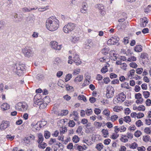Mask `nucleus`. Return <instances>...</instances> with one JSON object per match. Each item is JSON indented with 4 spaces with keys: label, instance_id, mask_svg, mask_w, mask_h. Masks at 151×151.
Wrapping results in <instances>:
<instances>
[{
    "label": "nucleus",
    "instance_id": "obj_1",
    "mask_svg": "<svg viewBox=\"0 0 151 151\" xmlns=\"http://www.w3.org/2000/svg\"><path fill=\"white\" fill-rule=\"evenodd\" d=\"M59 20L55 17H51L48 18L46 22V26L47 29L54 31L57 30L59 26Z\"/></svg>",
    "mask_w": 151,
    "mask_h": 151
},
{
    "label": "nucleus",
    "instance_id": "obj_2",
    "mask_svg": "<svg viewBox=\"0 0 151 151\" xmlns=\"http://www.w3.org/2000/svg\"><path fill=\"white\" fill-rule=\"evenodd\" d=\"M25 65L22 64H17L14 65V71L19 76H21L25 69Z\"/></svg>",
    "mask_w": 151,
    "mask_h": 151
},
{
    "label": "nucleus",
    "instance_id": "obj_3",
    "mask_svg": "<svg viewBox=\"0 0 151 151\" xmlns=\"http://www.w3.org/2000/svg\"><path fill=\"white\" fill-rule=\"evenodd\" d=\"M73 60L72 59V57L71 56H69L68 57V63L71 64L73 63V61L76 63L77 65H78L81 64V61L78 55L75 52L73 54Z\"/></svg>",
    "mask_w": 151,
    "mask_h": 151
},
{
    "label": "nucleus",
    "instance_id": "obj_4",
    "mask_svg": "<svg viewBox=\"0 0 151 151\" xmlns=\"http://www.w3.org/2000/svg\"><path fill=\"white\" fill-rule=\"evenodd\" d=\"M76 27V24L70 22L65 24L63 28V32L66 33L68 34L74 30Z\"/></svg>",
    "mask_w": 151,
    "mask_h": 151
},
{
    "label": "nucleus",
    "instance_id": "obj_5",
    "mask_svg": "<svg viewBox=\"0 0 151 151\" xmlns=\"http://www.w3.org/2000/svg\"><path fill=\"white\" fill-rule=\"evenodd\" d=\"M47 124L45 121L37 122V123L33 122L31 125V127H32V130L35 131L40 129V128L44 126Z\"/></svg>",
    "mask_w": 151,
    "mask_h": 151
},
{
    "label": "nucleus",
    "instance_id": "obj_6",
    "mask_svg": "<svg viewBox=\"0 0 151 151\" xmlns=\"http://www.w3.org/2000/svg\"><path fill=\"white\" fill-rule=\"evenodd\" d=\"M28 105L25 104H22L19 102L16 105L15 109L19 111H26Z\"/></svg>",
    "mask_w": 151,
    "mask_h": 151
},
{
    "label": "nucleus",
    "instance_id": "obj_7",
    "mask_svg": "<svg viewBox=\"0 0 151 151\" xmlns=\"http://www.w3.org/2000/svg\"><path fill=\"white\" fill-rule=\"evenodd\" d=\"M22 52L24 56L26 57L29 58L32 56L33 53L30 47H26L22 49Z\"/></svg>",
    "mask_w": 151,
    "mask_h": 151
},
{
    "label": "nucleus",
    "instance_id": "obj_8",
    "mask_svg": "<svg viewBox=\"0 0 151 151\" xmlns=\"http://www.w3.org/2000/svg\"><path fill=\"white\" fill-rule=\"evenodd\" d=\"M106 96L108 98L112 97L114 95V89L111 86H109L107 87Z\"/></svg>",
    "mask_w": 151,
    "mask_h": 151
},
{
    "label": "nucleus",
    "instance_id": "obj_9",
    "mask_svg": "<svg viewBox=\"0 0 151 151\" xmlns=\"http://www.w3.org/2000/svg\"><path fill=\"white\" fill-rule=\"evenodd\" d=\"M50 45L51 48L55 50H60L61 48V45H58V43L54 41L50 42Z\"/></svg>",
    "mask_w": 151,
    "mask_h": 151
},
{
    "label": "nucleus",
    "instance_id": "obj_10",
    "mask_svg": "<svg viewBox=\"0 0 151 151\" xmlns=\"http://www.w3.org/2000/svg\"><path fill=\"white\" fill-rule=\"evenodd\" d=\"M119 38L117 36L112 37L107 41V44L109 45H114L117 43Z\"/></svg>",
    "mask_w": 151,
    "mask_h": 151
},
{
    "label": "nucleus",
    "instance_id": "obj_11",
    "mask_svg": "<svg viewBox=\"0 0 151 151\" xmlns=\"http://www.w3.org/2000/svg\"><path fill=\"white\" fill-rule=\"evenodd\" d=\"M135 97L137 99L136 101V103L137 104H141L142 103L143 100L142 97V95L140 93L135 94Z\"/></svg>",
    "mask_w": 151,
    "mask_h": 151
},
{
    "label": "nucleus",
    "instance_id": "obj_12",
    "mask_svg": "<svg viewBox=\"0 0 151 151\" xmlns=\"http://www.w3.org/2000/svg\"><path fill=\"white\" fill-rule=\"evenodd\" d=\"M96 7H98L99 12L102 15H104L106 13L104 6L102 4H98L96 5Z\"/></svg>",
    "mask_w": 151,
    "mask_h": 151
},
{
    "label": "nucleus",
    "instance_id": "obj_13",
    "mask_svg": "<svg viewBox=\"0 0 151 151\" xmlns=\"http://www.w3.org/2000/svg\"><path fill=\"white\" fill-rule=\"evenodd\" d=\"M10 123L7 121H3L0 125V129L4 130L9 126Z\"/></svg>",
    "mask_w": 151,
    "mask_h": 151
},
{
    "label": "nucleus",
    "instance_id": "obj_14",
    "mask_svg": "<svg viewBox=\"0 0 151 151\" xmlns=\"http://www.w3.org/2000/svg\"><path fill=\"white\" fill-rule=\"evenodd\" d=\"M35 139V136L32 134L29 135L27 137H26L24 140L25 142L27 144H29L32 141L34 140Z\"/></svg>",
    "mask_w": 151,
    "mask_h": 151
},
{
    "label": "nucleus",
    "instance_id": "obj_15",
    "mask_svg": "<svg viewBox=\"0 0 151 151\" xmlns=\"http://www.w3.org/2000/svg\"><path fill=\"white\" fill-rule=\"evenodd\" d=\"M117 97V100L120 102H123L126 98V95L123 93L119 94Z\"/></svg>",
    "mask_w": 151,
    "mask_h": 151
},
{
    "label": "nucleus",
    "instance_id": "obj_16",
    "mask_svg": "<svg viewBox=\"0 0 151 151\" xmlns=\"http://www.w3.org/2000/svg\"><path fill=\"white\" fill-rule=\"evenodd\" d=\"M71 42L74 43H76L78 42L79 40V37L78 36L76 33L74 34L71 37Z\"/></svg>",
    "mask_w": 151,
    "mask_h": 151
},
{
    "label": "nucleus",
    "instance_id": "obj_17",
    "mask_svg": "<svg viewBox=\"0 0 151 151\" xmlns=\"http://www.w3.org/2000/svg\"><path fill=\"white\" fill-rule=\"evenodd\" d=\"M140 26L141 27H144L146 26L147 24L148 23V21L146 17H144L140 19Z\"/></svg>",
    "mask_w": 151,
    "mask_h": 151
},
{
    "label": "nucleus",
    "instance_id": "obj_18",
    "mask_svg": "<svg viewBox=\"0 0 151 151\" xmlns=\"http://www.w3.org/2000/svg\"><path fill=\"white\" fill-rule=\"evenodd\" d=\"M135 71L133 69L131 70L128 72L127 74V78L128 79H132L133 78Z\"/></svg>",
    "mask_w": 151,
    "mask_h": 151
},
{
    "label": "nucleus",
    "instance_id": "obj_19",
    "mask_svg": "<svg viewBox=\"0 0 151 151\" xmlns=\"http://www.w3.org/2000/svg\"><path fill=\"white\" fill-rule=\"evenodd\" d=\"M62 146V145L60 143H57L54 144L52 146V148L53 149V151H59L58 150V148Z\"/></svg>",
    "mask_w": 151,
    "mask_h": 151
},
{
    "label": "nucleus",
    "instance_id": "obj_20",
    "mask_svg": "<svg viewBox=\"0 0 151 151\" xmlns=\"http://www.w3.org/2000/svg\"><path fill=\"white\" fill-rule=\"evenodd\" d=\"M102 114L106 116L107 119L109 118V116L110 114V112L109 109H104L103 111L102 112Z\"/></svg>",
    "mask_w": 151,
    "mask_h": 151
},
{
    "label": "nucleus",
    "instance_id": "obj_21",
    "mask_svg": "<svg viewBox=\"0 0 151 151\" xmlns=\"http://www.w3.org/2000/svg\"><path fill=\"white\" fill-rule=\"evenodd\" d=\"M110 57L111 60H113L115 61L116 60V54L115 53L114 51H111L110 52Z\"/></svg>",
    "mask_w": 151,
    "mask_h": 151
},
{
    "label": "nucleus",
    "instance_id": "obj_22",
    "mask_svg": "<svg viewBox=\"0 0 151 151\" xmlns=\"http://www.w3.org/2000/svg\"><path fill=\"white\" fill-rule=\"evenodd\" d=\"M1 108L3 111H6L10 108V106L8 104L4 103L1 105Z\"/></svg>",
    "mask_w": 151,
    "mask_h": 151
},
{
    "label": "nucleus",
    "instance_id": "obj_23",
    "mask_svg": "<svg viewBox=\"0 0 151 151\" xmlns=\"http://www.w3.org/2000/svg\"><path fill=\"white\" fill-rule=\"evenodd\" d=\"M38 139L37 141L38 143H41L43 142L44 139L42 134L39 133L38 134Z\"/></svg>",
    "mask_w": 151,
    "mask_h": 151
},
{
    "label": "nucleus",
    "instance_id": "obj_24",
    "mask_svg": "<svg viewBox=\"0 0 151 151\" xmlns=\"http://www.w3.org/2000/svg\"><path fill=\"white\" fill-rule=\"evenodd\" d=\"M83 78V76L79 75L74 79V81L76 83H77L78 82H80L82 81Z\"/></svg>",
    "mask_w": 151,
    "mask_h": 151
},
{
    "label": "nucleus",
    "instance_id": "obj_25",
    "mask_svg": "<svg viewBox=\"0 0 151 151\" xmlns=\"http://www.w3.org/2000/svg\"><path fill=\"white\" fill-rule=\"evenodd\" d=\"M134 50L136 52H140L142 51V47L140 45H136L135 47Z\"/></svg>",
    "mask_w": 151,
    "mask_h": 151
},
{
    "label": "nucleus",
    "instance_id": "obj_26",
    "mask_svg": "<svg viewBox=\"0 0 151 151\" xmlns=\"http://www.w3.org/2000/svg\"><path fill=\"white\" fill-rule=\"evenodd\" d=\"M38 143V147L40 148L44 149L47 146V144L43 142L41 143Z\"/></svg>",
    "mask_w": 151,
    "mask_h": 151
},
{
    "label": "nucleus",
    "instance_id": "obj_27",
    "mask_svg": "<svg viewBox=\"0 0 151 151\" xmlns=\"http://www.w3.org/2000/svg\"><path fill=\"white\" fill-rule=\"evenodd\" d=\"M34 103L38 105V104H41L43 101L40 99H37V96H35L34 98Z\"/></svg>",
    "mask_w": 151,
    "mask_h": 151
},
{
    "label": "nucleus",
    "instance_id": "obj_28",
    "mask_svg": "<svg viewBox=\"0 0 151 151\" xmlns=\"http://www.w3.org/2000/svg\"><path fill=\"white\" fill-rule=\"evenodd\" d=\"M72 140L75 143H77L79 142L80 138L77 136L75 135L73 137Z\"/></svg>",
    "mask_w": 151,
    "mask_h": 151
},
{
    "label": "nucleus",
    "instance_id": "obj_29",
    "mask_svg": "<svg viewBox=\"0 0 151 151\" xmlns=\"http://www.w3.org/2000/svg\"><path fill=\"white\" fill-rule=\"evenodd\" d=\"M120 140L121 141L124 142H126L128 141V139L126 135H122L120 138Z\"/></svg>",
    "mask_w": 151,
    "mask_h": 151
},
{
    "label": "nucleus",
    "instance_id": "obj_30",
    "mask_svg": "<svg viewBox=\"0 0 151 151\" xmlns=\"http://www.w3.org/2000/svg\"><path fill=\"white\" fill-rule=\"evenodd\" d=\"M122 109V107L119 106H115L113 108L114 111L116 112H119L121 111Z\"/></svg>",
    "mask_w": 151,
    "mask_h": 151
},
{
    "label": "nucleus",
    "instance_id": "obj_31",
    "mask_svg": "<svg viewBox=\"0 0 151 151\" xmlns=\"http://www.w3.org/2000/svg\"><path fill=\"white\" fill-rule=\"evenodd\" d=\"M38 105L39 106V108L40 109H43L47 106V104L42 102L41 104H38Z\"/></svg>",
    "mask_w": 151,
    "mask_h": 151
},
{
    "label": "nucleus",
    "instance_id": "obj_32",
    "mask_svg": "<svg viewBox=\"0 0 151 151\" xmlns=\"http://www.w3.org/2000/svg\"><path fill=\"white\" fill-rule=\"evenodd\" d=\"M143 69L142 68H137L135 70V72L136 73L139 75H140L142 74L143 72Z\"/></svg>",
    "mask_w": 151,
    "mask_h": 151
},
{
    "label": "nucleus",
    "instance_id": "obj_33",
    "mask_svg": "<svg viewBox=\"0 0 151 151\" xmlns=\"http://www.w3.org/2000/svg\"><path fill=\"white\" fill-rule=\"evenodd\" d=\"M96 148L98 150L100 151L103 149V145L102 143H100L97 145Z\"/></svg>",
    "mask_w": 151,
    "mask_h": 151
},
{
    "label": "nucleus",
    "instance_id": "obj_34",
    "mask_svg": "<svg viewBox=\"0 0 151 151\" xmlns=\"http://www.w3.org/2000/svg\"><path fill=\"white\" fill-rule=\"evenodd\" d=\"M101 132L103 134V136L104 137H107V135H108V132L107 129H103L102 130Z\"/></svg>",
    "mask_w": 151,
    "mask_h": 151
},
{
    "label": "nucleus",
    "instance_id": "obj_35",
    "mask_svg": "<svg viewBox=\"0 0 151 151\" xmlns=\"http://www.w3.org/2000/svg\"><path fill=\"white\" fill-rule=\"evenodd\" d=\"M44 136L46 139L49 138L50 136V134L49 132L46 131L44 132Z\"/></svg>",
    "mask_w": 151,
    "mask_h": 151
},
{
    "label": "nucleus",
    "instance_id": "obj_36",
    "mask_svg": "<svg viewBox=\"0 0 151 151\" xmlns=\"http://www.w3.org/2000/svg\"><path fill=\"white\" fill-rule=\"evenodd\" d=\"M135 124L137 127H140L143 125V123L140 120H138L136 122Z\"/></svg>",
    "mask_w": 151,
    "mask_h": 151
},
{
    "label": "nucleus",
    "instance_id": "obj_37",
    "mask_svg": "<svg viewBox=\"0 0 151 151\" xmlns=\"http://www.w3.org/2000/svg\"><path fill=\"white\" fill-rule=\"evenodd\" d=\"M109 50V48L105 47L102 49V52L103 54L106 55L108 54Z\"/></svg>",
    "mask_w": 151,
    "mask_h": 151
},
{
    "label": "nucleus",
    "instance_id": "obj_38",
    "mask_svg": "<svg viewBox=\"0 0 151 151\" xmlns=\"http://www.w3.org/2000/svg\"><path fill=\"white\" fill-rule=\"evenodd\" d=\"M118 118V116L117 115H114L111 116L110 120L111 121L114 122L117 120Z\"/></svg>",
    "mask_w": 151,
    "mask_h": 151
},
{
    "label": "nucleus",
    "instance_id": "obj_39",
    "mask_svg": "<svg viewBox=\"0 0 151 151\" xmlns=\"http://www.w3.org/2000/svg\"><path fill=\"white\" fill-rule=\"evenodd\" d=\"M78 99L79 100H82L84 102H86L87 101L86 98L83 95H79L78 97Z\"/></svg>",
    "mask_w": 151,
    "mask_h": 151
},
{
    "label": "nucleus",
    "instance_id": "obj_40",
    "mask_svg": "<svg viewBox=\"0 0 151 151\" xmlns=\"http://www.w3.org/2000/svg\"><path fill=\"white\" fill-rule=\"evenodd\" d=\"M86 114L87 116L91 115L93 112L92 110L91 109H86Z\"/></svg>",
    "mask_w": 151,
    "mask_h": 151
},
{
    "label": "nucleus",
    "instance_id": "obj_41",
    "mask_svg": "<svg viewBox=\"0 0 151 151\" xmlns=\"http://www.w3.org/2000/svg\"><path fill=\"white\" fill-rule=\"evenodd\" d=\"M138 146V145L136 142H134L132 143L130 146L129 147L131 149H134Z\"/></svg>",
    "mask_w": 151,
    "mask_h": 151
},
{
    "label": "nucleus",
    "instance_id": "obj_42",
    "mask_svg": "<svg viewBox=\"0 0 151 151\" xmlns=\"http://www.w3.org/2000/svg\"><path fill=\"white\" fill-rule=\"evenodd\" d=\"M148 54L146 52H142L141 53L140 58L143 59H145L147 58Z\"/></svg>",
    "mask_w": 151,
    "mask_h": 151
},
{
    "label": "nucleus",
    "instance_id": "obj_43",
    "mask_svg": "<svg viewBox=\"0 0 151 151\" xmlns=\"http://www.w3.org/2000/svg\"><path fill=\"white\" fill-rule=\"evenodd\" d=\"M143 94L144 97L145 98L147 99L149 97L150 93L148 91H145L143 92Z\"/></svg>",
    "mask_w": 151,
    "mask_h": 151
},
{
    "label": "nucleus",
    "instance_id": "obj_44",
    "mask_svg": "<svg viewBox=\"0 0 151 151\" xmlns=\"http://www.w3.org/2000/svg\"><path fill=\"white\" fill-rule=\"evenodd\" d=\"M127 60L129 62L135 61L136 60V58L133 56H132L128 58Z\"/></svg>",
    "mask_w": 151,
    "mask_h": 151
},
{
    "label": "nucleus",
    "instance_id": "obj_45",
    "mask_svg": "<svg viewBox=\"0 0 151 151\" xmlns=\"http://www.w3.org/2000/svg\"><path fill=\"white\" fill-rule=\"evenodd\" d=\"M72 77V75L71 74H68L66 76L65 78V81L67 82L69 81Z\"/></svg>",
    "mask_w": 151,
    "mask_h": 151
},
{
    "label": "nucleus",
    "instance_id": "obj_46",
    "mask_svg": "<svg viewBox=\"0 0 151 151\" xmlns=\"http://www.w3.org/2000/svg\"><path fill=\"white\" fill-rule=\"evenodd\" d=\"M124 121L127 123H129L131 121L130 117L129 116H126L124 118Z\"/></svg>",
    "mask_w": 151,
    "mask_h": 151
},
{
    "label": "nucleus",
    "instance_id": "obj_47",
    "mask_svg": "<svg viewBox=\"0 0 151 151\" xmlns=\"http://www.w3.org/2000/svg\"><path fill=\"white\" fill-rule=\"evenodd\" d=\"M144 131L146 134H150L151 133V129L149 127H146L144 129Z\"/></svg>",
    "mask_w": 151,
    "mask_h": 151
},
{
    "label": "nucleus",
    "instance_id": "obj_48",
    "mask_svg": "<svg viewBox=\"0 0 151 151\" xmlns=\"http://www.w3.org/2000/svg\"><path fill=\"white\" fill-rule=\"evenodd\" d=\"M142 133L140 131L137 130L134 133V135L136 137H138L141 135Z\"/></svg>",
    "mask_w": 151,
    "mask_h": 151
},
{
    "label": "nucleus",
    "instance_id": "obj_49",
    "mask_svg": "<svg viewBox=\"0 0 151 151\" xmlns=\"http://www.w3.org/2000/svg\"><path fill=\"white\" fill-rule=\"evenodd\" d=\"M145 106L143 105H140L139 106H138V111H144L145 110Z\"/></svg>",
    "mask_w": 151,
    "mask_h": 151
},
{
    "label": "nucleus",
    "instance_id": "obj_50",
    "mask_svg": "<svg viewBox=\"0 0 151 151\" xmlns=\"http://www.w3.org/2000/svg\"><path fill=\"white\" fill-rule=\"evenodd\" d=\"M144 116V114L143 113L139 112L137 114V119H140Z\"/></svg>",
    "mask_w": 151,
    "mask_h": 151
},
{
    "label": "nucleus",
    "instance_id": "obj_51",
    "mask_svg": "<svg viewBox=\"0 0 151 151\" xmlns=\"http://www.w3.org/2000/svg\"><path fill=\"white\" fill-rule=\"evenodd\" d=\"M129 66L133 68H136L137 67V65L134 62H131L129 64Z\"/></svg>",
    "mask_w": 151,
    "mask_h": 151
},
{
    "label": "nucleus",
    "instance_id": "obj_52",
    "mask_svg": "<svg viewBox=\"0 0 151 151\" xmlns=\"http://www.w3.org/2000/svg\"><path fill=\"white\" fill-rule=\"evenodd\" d=\"M149 138L150 136L148 135H147L143 137V140L144 142H147L149 141Z\"/></svg>",
    "mask_w": 151,
    "mask_h": 151
},
{
    "label": "nucleus",
    "instance_id": "obj_53",
    "mask_svg": "<svg viewBox=\"0 0 151 151\" xmlns=\"http://www.w3.org/2000/svg\"><path fill=\"white\" fill-rule=\"evenodd\" d=\"M75 125V123L73 120H70L69 122L68 125L71 127H74Z\"/></svg>",
    "mask_w": 151,
    "mask_h": 151
},
{
    "label": "nucleus",
    "instance_id": "obj_54",
    "mask_svg": "<svg viewBox=\"0 0 151 151\" xmlns=\"http://www.w3.org/2000/svg\"><path fill=\"white\" fill-rule=\"evenodd\" d=\"M57 142L56 140L55 139L51 138L49 142V144L50 145H53V144H55Z\"/></svg>",
    "mask_w": 151,
    "mask_h": 151
},
{
    "label": "nucleus",
    "instance_id": "obj_55",
    "mask_svg": "<svg viewBox=\"0 0 151 151\" xmlns=\"http://www.w3.org/2000/svg\"><path fill=\"white\" fill-rule=\"evenodd\" d=\"M22 11L24 13L30 12V8H27V7H24L22 9Z\"/></svg>",
    "mask_w": 151,
    "mask_h": 151
},
{
    "label": "nucleus",
    "instance_id": "obj_56",
    "mask_svg": "<svg viewBox=\"0 0 151 151\" xmlns=\"http://www.w3.org/2000/svg\"><path fill=\"white\" fill-rule=\"evenodd\" d=\"M80 69H79L76 68L75 69L73 72V75H76L79 73L80 72Z\"/></svg>",
    "mask_w": 151,
    "mask_h": 151
},
{
    "label": "nucleus",
    "instance_id": "obj_57",
    "mask_svg": "<svg viewBox=\"0 0 151 151\" xmlns=\"http://www.w3.org/2000/svg\"><path fill=\"white\" fill-rule=\"evenodd\" d=\"M5 24L4 21L2 20L0 21V29H3Z\"/></svg>",
    "mask_w": 151,
    "mask_h": 151
},
{
    "label": "nucleus",
    "instance_id": "obj_58",
    "mask_svg": "<svg viewBox=\"0 0 151 151\" xmlns=\"http://www.w3.org/2000/svg\"><path fill=\"white\" fill-rule=\"evenodd\" d=\"M127 65L125 63H123L120 66V68L122 69L125 70L127 69Z\"/></svg>",
    "mask_w": 151,
    "mask_h": 151
},
{
    "label": "nucleus",
    "instance_id": "obj_59",
    "mask_svg": "<svg viewBox=\"0 0 151 151\" xmlns=\"http://www.w3.org/2000/svg\"><path fill=\"white\" fill-rule=\"evenodd\" d=\"M14 136H12L10 134H8L6 136V137L7 139H9L10 140H12L14 139Z\"/></svg>",
    "mask_w": 151,
    "mask_h": 151
},
{
    "label": "nucleus",
    "instance_id": "obj_60",
    "mask_svg": "<svg viewBox=\"0 0 151 151\" xmlns=\"http://www.w3.org/2000/svg\"><path fill=\"white\" fill-rule=\"evenodd\" d=\"M119 136V134L116 133H113L111 136V138L115 139H116Z\"/></svg>",
    "mask_w": 151,
    "mask_h": 151
},
{
    "label": "nucleus",
    "instance_id": "obj_61",
    "mask_svg": "<svg viewBox=\"0 0 151 151\" xmlns=\"http://www.w3.org/2000/svg\"><path fill=\"white\" fill-rule=\"evenodd\" d=\"M108 71L107 68H106V67H103L101 70V71L103 73H105Z\"/></svg>",
    "mask_w": 151,
    "mask_h": 151
},
{
    "label": "nucleus",
    "instance_id": "obj_62",
    "mask_svg": "<svg viewBox=\"0 0 151 151\" xmlns=\"http://www.w3.org/2000/svg\"><path fill=\"white\" fill-rule=\"evenodd\" d=\"M145 123L148 125H150L151 124V119H145Z\"/></svg>",
    "mask_w": 151,
    "mask_h": 151
},
{
    "label": "nucleus",
    "instance_id": "obj_63",
    "mask_svg": "<svg viewBox=\"0 0 151 151\" xmlns=\"http://www.w3.org/2000/svg\"><path fill=\"white\" fill-rule=\"evenodd\" d=\"M137 149L138 151H145L146 150L145 148L143 146L137 147Z\"/></svg>",
    "mask_w": 151,
    "mask_h": 151
},
{
    "label": "nucleus",
    "instance_id": "obj_64",
    "mask_svg": "<svg viewBox=\"0 0 151 151\" xmlns=\"http://www.w3.org/2000/svg\"><path fill=\"white\" fill-rule=\"evenodd\" d=\"M77 151H83L84 150V147L81 145H78L76 147Z\"/></svg>",
    "mask_w": 151,
    "mask_h": 151
}]
</instances>
